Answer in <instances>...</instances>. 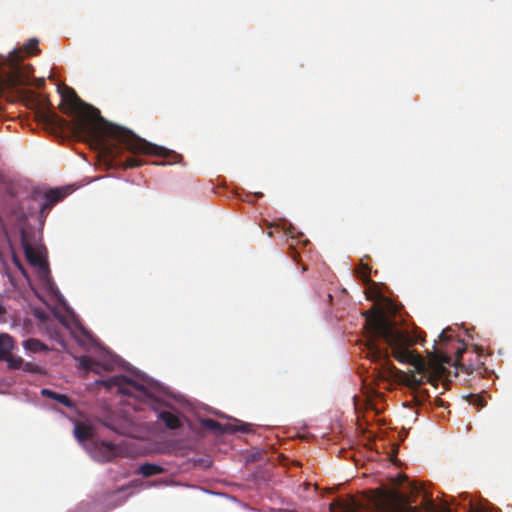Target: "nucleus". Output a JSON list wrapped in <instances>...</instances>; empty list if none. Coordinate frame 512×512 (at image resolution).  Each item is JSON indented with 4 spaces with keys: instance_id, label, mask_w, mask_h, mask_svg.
<instances>
[{
    "instance_id": "nucleus-31",
    "label": "nucleus",
    "mask_w": 512,
    "mask_h": 512,
    "mask_svg": "<svg viewBox=\"0 0 512 512\" xmlns=\"http://www.w3.org/2000/svg\"><path fill=\"white\" fill-rule=\"evenodd\" d=\"M14 56H15V57H20V56L18 55V52H15V53H14Z\"/></svg>"
},
{
    "instance_id": "nucleus-3",
    "label": "nucleus",
    "mask_w": 512,
    "mask_h": 512,
    "mask_svg": "<svg viewBox=\"0 0 512 512\" xmlns=\"http://www.w3.org/2000/svg\"><path fill=\"white\" fill-rule=\"evenodd\" d=\"M101 383L107 388L117 387L119 393L123 395L132 396L141 400L151 398L149 388L152 386V383L149 379L144 377L139 380H134L125 375H115Z\"/></svg>"
},
{
    "instance_id": "nucleus-14",
    "label": "nucleus",
    "mask_w": 512,
    "mask_h": 512,
    "mask_svg": "<svg viewBox=\"0 0 512 512\" xmlns=\"http://www.w3.org/2000/svg\"><path fill=\"white\" fill-rule=\"evenodd\" d=\"M201 424L204 428L212 430V431H214L216 433H220V434L229 430L226 425H224L214 419H211V418L202 419Z\"/></svg>"
},
{
    "instance_id": "nucleus-9",
    "label": "nucleus",
    "mask_w": 512,
    "mask_h": 512,
    "mask_svg": "<svg viewBox=\"0 0 512 512\" xmlns=\"http://www.w3.org/2000/svg\"><path fill=\"white\" fill-rule=\"evenodd\" d=\"M41 394L43 396H46L50 399L59 402L60 404L67 408H72L74 406L73 401L65 394H60L49 389H42Z\"/></svg>"
},
{
    "instance_id": "nucleus-30",
    "label": "nucleus",
    "mask_w": 512,
    "mask_h": 512,
    "mask_svg": "<svg viewBox=\"0 0 512 512\" xmlns=\"http://www.w3.org/2000/svg\"><path fill=\"white\" fill-rule=\"evenodd\" d=\"M255 195H256V197H258V198L263 196V194H262L261 192H259V193H255Z\"/></svg>"
},
{
    "instance_id": "nucleus-7",
    "label": "nucleus",
    "mask_w": 512,
    "mask_h": 512,
    "mask_svg": "<svg viewBox=\"0 0 512 512\" xmlns=\"http://www.w3.org/2000/svg\"><path fill=\"white\" fill-rule=\"evenodd\" d=\"M69 192V187L50 189L49 191L45 192V202L41 205V210L44 211L46 209H50L54 204L63 200L69 194Z\"/></svg>"
},
{
    "instance_id": "nucleus-17",
    "label": "nucleus",
    "mask_w": 512,
    "mask_h": 512,
    "mask_svg": "<svg viewBox=\"0 0 512 512\" xmlns=\"http://www.w3.org/2000/svg\"><path fill=\"white\" fill-rule=\"evenodd\" d=\"M101 449L105 453L107 460L113 459L118 453L116 445L111 442H102Z\"/></svg>"
},
{
    "instance_id": "nucleus-26",
    "label": "nucleus",
    "mask_w": 512,
    "mask_h": 512,
    "mask_svg": "<svg viewBox=\"0 0 512 512\" xmlns=\"http://www.w3.org/2000/svg\"><path fill=\"white\" fill-rule=\"evenodd\" d=\"M434 508H435V505H434L433 501L432 500H428L427 503H426L425 509L427 511H433Z\"/></svg>"
},
{
    "instance_id": "nucleus-21",
    "label": "nucleus",
    "mask_w": 512,
    "mask_h": 512,
    "mask_svg": "<svg viewBox=\"0 0 512 512\" xmlns=\"http://www.w3.org/2000/svg\"><path fill=\"white\" fill-rule=\"evenodd\" d=\"M26 372L39 373L41 371L40 367L31 362H24L22 368Z\"/></svg>"
},
{
    "instance_id": "nucleus-12",
    "label": "nucleus",
    "mask_w": 512,
    "mask_h": 512,
    "mask_svg": "<svg viewBox=\"0 0 512 512\" xmlns=\"http://www.w3.org/2000/svg\"><path fill=\"white\" fill-rule=\"evenodd\" d=\"M163 472V467L153 463H144L140 465V467L138 468V473L141 474L143 477H150L161 474Z\"/></svg>"
},
{
    "instance_id": "nucleus-28",
    "label": "nucleus",
    "mask_w": 512,
    "mask_h": 512,
    "mask_svg": "<svg viewBox=\"0 0 512 512\" xmlns=\"http://www.w3.org/2000/svg\"><path fill=\"white\" fill-rule=\"evenodd\" d=\"M440 339H441L442 341H446V340H448V337H446L445 333H444V332H442V333L440 334Z\"/></svg>"
},
{
    "instance_id": "nucleus-11",
    "label": "nucleus",
    "mask_w": 512,
    "mask_h": 512,
    "mask_svg": "<svg viewBox=\"0 0 512 512\" xmlns=\"http://www.w3.org/2000/svg\"><path fill=\"white\" fill-rule=\"evenodd\" d=\"M74 434L79 441H86L93 437L94 430L90 425L77 423L74 428Z\"/></svg>"
},
{
    "instance_id": "nucleus-5",
    "label": "nucleus",
    "mask_w": 512,
    "mask_h": 512,
    "mask_svg": "<svg viewBox=\"0 0 512 512\" xmlns=\"http://www.w3.org/2000/svg\"><path fill=\"white\" fill-rule=\"evenodd\" d=\"M30 75L19 63L11 65L8 71L0 72V91H18L29 84Z\"/></svg>"
},
{
    "instance_id": "nucleus-16",
    "label": "nucleus",
    "mask_w": 512,
    "mask_h": 512,
    "mask_svg": "<svg viewBox=\"0 0 512 512\" xmlns=\"http://www.w3.org/2000/svg\"><path fill=\"white\" fill-rule=\"evenodd\" d=\"M370 272H371V267L368 264L364 263L363 260H361L359 266L356 269V273H357V276L365 284H369L372 282L370 279Z\"/></svg>"
},
{
    "instance_id": "nucleus-27",
    "label": "nucleus",
    "mask_w": 512,
    "mask_h": 512,
    "mask_svg": "<svg viewBox=\"0 0 512 512\" xmlns=\"http://www.w3.org/2000/svg\"><path fill=\"white\" fill-rule=\"evenodd\" d=\"M14 262H15L16 266H17L21 271H23V267H22L21 263H20L18 260H16V259L14 260Z\"/></svg>"
},
{
    "instance_id": "nucleus-20",
    "label": "nucleus",
    "mask_w": 512,
    "mask_h": 512,
    "mask_svg": "<svg viewBox=\"0 0 512 512\" xmlns=\"http://www.w3.org/2000/svg\"><path fill=\"white\" fill-rule=\"evenodd\" d=\"M468 399H469V403L470 404L475 405V406L480 407V408L484 407L485 404H486L485 400L481 396H479L477 394L469 395Z\"/></svg>"
},
{
    "instance_id": "nucleus-8",
    "label": "nucleus",
    "mask_w": 512,
    "mask_h": 512,
    "mask_svg": "<svg viewBox=\"0 0 512 512\" xmlns=\"http://www.w3.org/2000/svg\"><path fill=\"white\" fill-rule=\"evenodd\" d=\"M14 349V340L7 333H0V360L7 358Z\"/></svg>"
},
{
    "instance_id": "nucleus-22",
    "label": "nucleus",
    "mask_w": 512,
    "mask_h": 512,
    "mask_svg": "<svg viewBox=\"0 0 512 512\" xmlns=\"http://www.w3.org/2000/svg\"><path fill=\"white\" fill-rule=\"evenodd\" d=\"M466 351V347H465V344L462 343L460 345H458V347L456 348L455 350V354H456V361H459L460 358L462 357V355L465 353Z\"/></svg>"
},
{
    "instance_id": "nucleus-6",
    "label": "nucleus",
    "mask_w": 512,
    "mask_h": 512,
    "mask_svg": "<svg viewBox=\"0 0 512 512\" xmlns=\"http://www.w3.org/2000/svg\"><path fill=\"white\" fill-rule=\"evenodd\" d=\"M380 505L384 512H419L417 507L410 504L409 498L397 490L384 492Z\"/></svg>"
},
{
    "instance_id": "nucleus-25",
    "label": "nucleus",
    "mask_w": 512,
    "mask_h": 512,
    "mask_svg": "<svg viewBox=\"0 0 512 512\" xmlns=\"http://www.w3.org/2000/svg\"><path fill=\"white\" fill-rule=\"evenodd\" d=\"M434 404H435L436 406H438V407H446L445 402H444L441 398H439V397H436V398L434 399Z\"/></svg>"
},
{
    "instance_id": "nucleus-2",
    "label": "nucleus",
    "mask_w": 512,
    "mask_h": 512,
    "mask_svg": "<svg viewBox=\"0 0 512 512\" xmlns=\"http://www.w3.org/2000/svg\"><path fill=\"white\" fill-rule=\"evenodd\" d=\"M366 347L368 356L374 362L382 361L388 375L392 376L397 372L396 367L391 363L390 356H393L400 363H408L414 367V371L405 373L399 372L400 382L416 390L415 396L420 403L429 395L427 391H419V387L425 382L437 387V383L445 370L443 363H450V357L443 355L436 361L427 363L423 357L411 347L416 340L409 333L397 326V323L381 311L368 312L365 315Z\"/></svg>"
},
{
    "instance_id": "nucleus-32",
    "label": "nucleus",
    "mask_w": 512,
    "mask_h": 512,
    "mask_svg": "<svg viewBox=\"0 0 512 512\" xmlns=\"http://www.w3.org/2000/svg\"><path fill=\"white\" fill-rule=\"evenodd\" d=\"M447 512H450V511H447Z\"/></svg>"
},
{
    "instance_id": "nucleus-1",
    "label": "nucleus",
    "mask_w": 512,
    "mask_h": 512,
    "mask_svg": "<svg viewBox=\"0 0 512 512\" xmlns=\"http://www.w3.org/2000/svg\"><path fill=\"white\" fill-rule=\"evenodd\" d=\"M60 94V110L72 116V121L64 119L51 110L40 114L41 121L55 131L70 130L77 136L86 137L98 143L109 167L128 169L144 164L135 156L124 159L122 156L125 150L133 155H151L166 159V161L153 162L155 165H172L182 161L181 154L148 142L131 130L105 120L100 111L84 102L74 89L64 86Z\"/></svg>"
},
{
    "instance_id": "nucleus-23",
    "label": "nucleus",
    "mask_w": 512,
    "mask_h": 512,
    "mask_svg": "<svg viewBox=\"0 0 512 512\" xmlns=\"http://www.w3.org/2000/svg\"><path fill=\"white\" fill-rule=\"evenodd\" d=\"M93 362L94 361L91 358L83 357L80 361V364L85 369H91Z\"/></svg>"
},
{
    "instance_id": "nucleus-24",
    "label": "nucleus",
    "mask_w": 512,
    "mask_h": 512,
    "mask_svg": "<svg viewBox=\"0 0 512 512\" xmlns=\"http://www.w3.org/2000/svg\"><path fill=\"white\" fill-rule=\"evenodd\" d=\"M249 424H242L241 426L233 429L234 431H242V432H249L250 429H249Z\"/></svg>"
},
{
    "instance_id": "nucleus-4",
    "label": "nucleus",
    "mask_w": 512,
    "mask_h": 512,
    "mask_svg": "<svg viewBox=\"0 0 512 512\" xmlns=\"http://www.w3.org/2000/svg\"><path fill=\"white\" fill-rule=\"evenodd\" d=\"M21 246L27 261L40 270H47L48 264L45 258V248L36 245L35 235L23 229L21 231Z\"/></svg>"
},
{
    "instance_id": "nucleus-29",
    "label": "nucleus",
    "mask_w": 512,
    "mask_h": 512,
    "mask_svg": "<svg viewBox=\"0 0 512 512\" xmlns=\"http://www.w3.org/2000/svg\"><path fill=\"white\" fill-rule=\"evenodd\" d=\"M5 312H6L5 308L2 305H0V315L5 314Z\"/></svg>"
},
{
    "instance_id": "nucleus-15",
    "label": "nucleus",
    "mask_w": 512,
    "mask_h": 512,
    "mask_svg": "<svg viewBox=\"0 0 512 512\" xmlns=\"http://www.w3.org/2000/svg\"><path fill=\"white\" fill-rule=\"evenodd\" d=\"M331 512H354V505L341 499H337L330 504Z\"/></svg>"
},
{
    "instance_id": "nucleus-18",
    "label": "nucleus",
    "mask_w": 512,
    "mask_h": 512,
    "mask_svg": "<svg viewBox=\"0 0 512 512\" xmlns=\"http://www.w3.org/2000/svg\"><path fill=\"white\" fill-rule=\"evenodd\" d=\"M3 360L7 362L10 369H21L24 364V360L21 357L12 355V352Z\"/></svg>"
},
{
    "instance_id": "nucleus-13",
    "label": "nucleus",
    "mask_w": 512,
    "mask_h": 512,
    "mask_svg": "<svg viewBox=\"0 0 512 512\" xmlns=\"http://www.w3.org/2000/svg\"><path fill=\"white\" fill-rule=\"evenodd\" d=\"M23 346L26 350L36 353V352H46L49 350L48 346L35 338H29L23 342Z\"/></svg>"
},
{
    "instance_id": "nucleus-19",
    "label": "nucleus",
    "mask_w": 512,
    "mask_h": 512,
    "mask_svg": "<svg viewBox=\"0 0 512 512\" xmlns=\"http://www.w3.org/2000/svg\"><path fill=\"white\" fill-rule=\"evenodd\" d=\"M38 40L36 38H32L28 41V43L24 46V51L26 53V55L28 56H31V55H36L37 53L40 52L39 48H38Z\"/></svg>"
},
{
    "instance_id": "nucleus-10",
    "label": "nucleus",
    "mask_w": 512,
    "mask_h": 512,
    "mask_svg": "<svg viewBox=\"0 0 512 512\" xmlns=\"http://www.w3.org/2000/svg\"><path fill=\"white\" fill-rule=\"evenodd\" d=\"M159 418L164 422L165 426L169 429H178L181 427L180 418L170 411H162L159 414Z\"/></svg>"
}]
</instances>
